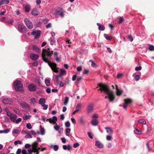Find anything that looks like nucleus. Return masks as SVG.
I'll use <instances>...</instances> for the list:
<instances>
[{
    "label": "nucleus",
    "mask_w": 154,
    "mask_h": 154,
    "mask_svg": "<svg viewBox=\"0 0 154 154\" xmlns=\"http://www.w3.org/2000/svg\"><path fill=\"white\" fill-rule=\"evenodd\" d=\"M53 54V51H51L49 48L47 49H43L42 53V57L44 61L47 63L52 70L55 72H58V68L57 67V65L54 63L49 62L51 60V56Z\"/></svg>",
    "instance_id": "nucleus-1"
},
{
    "label": "nucleus",
    "mask_w": 154,
    "mask_h": 154,
    "mask_svg": "<svg viewBox=\"0 0 154 154\" xmlns=\"http://www.w3.org/2000/svg\"><path fill=\"white\" fill-rule=\"evenodd\" d=\"M98 86L100 87L98 90L103 91L107 95L105 97V99L108 98L110 102L112 101L115 99V97L113 94V92L109 90L108 87L106 85L102 84L98 85Z\"/></svg>",
    "instance_id": "nucleus-2"
},
{
    "label": "nucleus",
    "mask_w": 154,
    "mask_h": 154,
    "mask_svg": "<svg viewBox=\"0 0 154 154\" xmlns=\"http://www.w3.org/2000/svg\"><path fill=\"white\" fill-rule=\"evenodd\" d=\"M13 86L15 90L18 91H22L23 90V85L21 81L16 80L13 83Z\"/></svg>",
    "instance_id": "nucleus-3"
},
{
    "label": "nucleus",
    "mask_w": 154,
    "mask_h": 154,
    "mask_svg": "<svg viewBox=\"0 0 154 154\" xmlns=\"http://www.w3.org/2000/svg\"><path fill=\"white\" fill-rule=\"evenodd\" d=\"M64 11L61 8H58L55 11L54 14L56 15H59L61 18H63L64 16Z\"/></svg>",
    "instance_id": "nucleus-4"
},
{
    "label": "nucleus",
    "mask_w": 154,
    "mask_h": 154,
    "mask_svg": "<svg viewBox=\"0 0 154 154\" xmlns=\"http://www.w3.org/2000/svg\"><path fill=\"white\" fill-rule=\"evenodd\" d=\"M18 30L20 32L23 33L26 32V28L23 24H18Z\"/></svg>",
    "instance_id": "nucleus-5"
},
{
    "label": "nucleus",
    "mask_w": 154,
    "mask_h": 154,
    "mask_svg": "<svg viewBox=\"0 0 154 154\" xmlns=\"http://www.w3.org/2000/svg\"><path fill=\"white\" fill-rule=\"evenodd\" d=\"M27 87L29 91H34L36 90L37 86L32 83H31L28 85Z\"/></svg>",
    "instance_id": "nucleus-6"
},
{
    "label": "nucleus",
    "mask_w": 154,
    "mask_h": 154,
    "mask_svg": "<svg viewBox=\"0 0 154 154\" xmlns=\"http://www.w3.org/2000/svg\"><path fill=\"white\" fill-rule=\"evenodd\" d=\"M132 102L131 100L129 99H125L124 100V102L123 104V107L126 109L127 106L129 105Z\"/></svg>",
    "instance_id": "nucleus-7"
},
{
    "label": "nucleus",
    "mask_w": 154,
    "mask_h": 154,
    "mask_svg": "<svg viewBox=\"0 0 154 154\" xmlns=\"http://www.w3.org/2000/svg\"><path fill=\"white\" fill-rule=\"evenodd\" d=\"M24 22L27 27L29 29H31L33 28L32 24V22L28 19L26 18L24 20Z\"/></svg>",
    "instance_id": "nucleus-8"
},
{
    "label": "nucleus",
    "mask_w": 154,
    "mask_h": 154,
    "mask_svg": "<svg viewBox=\"0 0 154 154\" xmlns=\"http://www.w3.org/2000/svg\"><path fill=\"white\" fill-rule=\"evenodd\" d=\"M7 116L9 117L10 120L13 122H14L17 118V116L11 112H8Z\"/></svg>",
    "instance_id": "nucleus-9"
},
{
    "label": "nucleus",
    "mask_w": 154,
    "mask_h": 154,
    "mask_svg": "<svg viewBox=\"0 0 154 154\" xmlns=\"http://www.w3.org/2000/svg\"><path fill=\"white\" fill-rule=\"evenodd\" d=\"M94 105L93 103H91L89 104L87 108V112L88 113L92 112L94 109Z\"/></svg>",
    "instance_id": "nucleus-10"
},
{
    "label": "nucleus",
    "mask_w": 154,
    "mask_h": 154,
    "mask_svg": "<svg viewBox=\"0 0 154 154\" xmlns=\"http://www.w3.org/2000/svg\"><path fill=\"white\" fill-rule=\"evenodd\" d=\"M11 99L9 98H5L2 100V102L5 104H11L12 103Z\"/></svg>",
    "instance_id": "nucleus-11"
},
{
    "label": "nucleus",
    "mask_w": 154,
    "mask_h": 154,
    "mask_svg": "<svg viewBox=\"0 0 154 154\" xmlns=\"http://www.w3.org/2000/svg\"><path fill=\"white\" fill-rule=\"evenodd\" d=\"M95 145L96 146L99 148H102L103 147V144L99 141H96L95 142Z\"/></svg>",
    "instance_id": "nucleus-12"
},
{
    "label": "nucleus",
    "mask_w": 154,
    "mask_h": 154,
    "mask_svg": "<svg viewBox=\"0 0 154 154\" xmlns=\"http://www.w3.org/2000/svg\"><path fill=\"white\" fill-rule=\"evenodd\" d=\"M38 55L37 54H35L33 53L31 54H30V57L31 59L34 60H37L38 57Z\"/></svg>",
    "instance_id": "nucleus-13"
},
{
    "label": "nucleus",
    "mask_w": 154,
    "mask_h": 154,
    "mask_svg": "<svg viewBox=\"0 0 154 154\" xmlns=\"http://www.w3.org/2000/svg\"><path fill=\"white\" fill-rule=\"evenodd\" d=\"M116 94L117 95L119 96L122 94L123 92V91L122 89H119L118 88V86L116 85Z\"/></svg>",
    "instance_id": "nucleus-14"
},
{
    "label": "nucleus",
    "mask_w": 154,
    "mask_h": 154,
    "mask_svg": "<svg viewBox=\"0 0 154 154\" xmlns=\"http://www.w3.org/2000/svg\"><path fill=\"white\" fill-rule=\"evenodd\" d=\"M91 124L93 126H97L98 124V120L96 119H94L92 120L91 122Z\"/></svg>",
    "instance_id": "nucleus-15"
},
{
    "label": "nucleus",
    "mask_w": 154,
    "mask_h": 154,
    "mask_svg": "<svg viewBox=\"0 0 154 154\" xmlns=\"http://www.w3.org/2000/svg\"><path fill=\"white\" fill-rule=\"evenodd\" d=\"M46 102V100L43 98H41L38 101L39 103L41 105L45 104Z\"/></svg>",
    "instance_id": "nucleus-16"
},
{
    "label": "nucleus",
    "mask_w": 154,
    "mask_h": 154,
    "mask_svg": "<svg viewBox=\"0 0 154 154\" xmlns=\"http://www.w3.org/2000/svg\"><path fill=\"white\" fill-rule=\"evenodd\" d=\"M31 14L33 15L37 16L39 14V12L37 9H35L32 11Z\"/></svg>",
    "instance_id": "nucleus-17"
},
{
    "label": "nucleus",
    "mask_w": 154,
    "mask_h": 154,
    "mask_svg": "<svg viewBox=\"0 0 154 154\" xmlns=\"http://www.w3.org/2000/svg\"><path fill=\"white\" fill-rule=\"evenodd\" d=\"M97 25L99 27L98 29L99 30L103 31L105 29V28L104 26L101 25L100 23H97Z\"/></svg>",
    "instance_id": "nucleus-18"
},
{
    "label": "nucleus",
    "mask_w": 154,
    "mask_h": 154,
    "mask_svg": "<svg viewBox=\"0 0 154 154\" xmlns=\"http://www.w3.org/2000/svg\"><path fill=\"white\" fill-rule=\"evenodd\" d=\"M106 130V132L109 134H112L113 133V130L109 127H106L105 128Z\"/></svg>",
    "instance_id": "nucleus-19"
},
{
    "label": "nucleus",
    "mask_w": 154,
    "mask_h": 154,
    "mask_svg": "<svg viewBox=\"0 0 154 154\" xmlns=\"http://www.w3.org/2000/svg\"><path fill=\"white\" fill-rule=\"evenodd\" d=\"M52 120V123L57 125V124L56 122L57 121V117L56 116H54L53 117Z\"/></svg>",
    "instance_id": "nucleus-20"
},
{
    "label": "nucleus",
    "mask_w": 154,
    "mask_h": 154,
    "mask_svg": "<svg viewBox=\"0 0 154 154\" xmlns=\"http://www.w3.org/2000/svg\"><path fill=\"white\" fill-rule=\"evenodd\" d=\"M32 49L35 52L39 53V48L36 45H33L32 47Z\"/></svg>",
    "instance_id": "nucleus-21"
},
{
    "label": "nucleus",
    "mask_w": 154,
    "mask_h": 154,
    "mask_svg": "<svg viewBox=\"0 0 154 154\" xmlns=\"http://www.w3.org/2000/svg\"><path fill=\"white\" fill-rule=\"evenodd\" d=\"M79 122L81 125H85V122L84 120L82 117H79Z\"/></svg>",
    "instance_id": "nucleus-22"
},
{
    "label": "nucleus",
    "mask_w": 154,
    "mask_h": 154,
    "mask_svg": "<svg viewBox=\"0 0 154 154\" xmlns=\"http://www.w3.org/2000/svg\"><path fill=\"white\" fill-rule=\"evenodd\" d=\"M30 102L31 104L33 105H35L36 102V100L35 98L34 97L31 98L30 100Z\"/></svg>",
    "instance_id": "nucleus-23"
},
{
    "label": "nucleus",
    "mask_w": 154,
    "mask_h": 154,
    "mask_svg": "<svg viewBox=\"0 0 154 154\" xmlns=\"http://www.w3.org/2000/svg\"><path fill=\"white\" fill-rule=\"evenodd\" d=\"M38 143L37 142H34L33 144V148L34 150H36L38 148Z\"/></svg>",
    "instance_id": "nucleus-24"
},
{
    "label": "nucleus",
    "mask_w": 154,
    "mask_h": 154,
    "mask_svg": "<svg viewBox=\"0 0 154 154\" xmlns=\"http://www.w3.org/2000/svg\"><path fill=\"white\" fill-rule=\"evenodd\" d=\"M69 100V98L68 97L66 96L64 98V105L65 106L67 105Z\"/></svg>",
    "instance_id": "nucleus-25"
},
{
    "label": "nucleus",
    "mask_w": 154,
    "mask_h": 154,
    "mask_svg": "<svg viewBox=\"0 0 154 154\" xmlns=\"http://www.w3.org/2000/svg\"><path fill=\"white\" fill-rule=\"evenodd\" d=\"M50 41V44L51 45H53L55 42V40L54 39V37H52L49 39Z\"/></svg>",
    "instance_id": "nucleus-26"
},
{
    "label": "nucleus",
    "mask_w": 154,
    "mask_h": 154,
    "mask_svg": "<svg viewBox=\"0 0 154 154\" xmlns=\"http://www.w3.org/2000/svg\"><path fill=\"white\" fill-rule=\"evenodd\" d=\"M10 131L9 129H7L4 130H0V134H7Z\"/></svg>",
    "instance_id": "nucleus-27"
},
{
    "label": "nucleus",
    "mask_w": 154,
    "mask_h": 154,
    "mask_svg": "<svg viewBox=\"0 0 154 154\" xmlns=\"http://www.w3.org/2000/svg\"><path fill=\"white\" fill-rule=\"evenodd\" d=\"M40 133H39V132H37V133L38 134H41L42 135H43L45 134V130L44 128H40Z\"/></svg>",
    "instance_id": "nucleus-28"
},
{
    "label": "nucleus",
    "mask_w": 154,
    "mask_h": 154,
    "mask_svg": "<svg viewBox=\"0 0 154 154\" xmlns=\"http://www.w3.org/2000/svg\"><path fill=\"white\" fill-rule=\"evenodd\" d=\"M30 9V6L29 5H26L25 6V11L26 12L29 11Z\"/></svg>",
    "instance_id": "nucleus-29"
},
{
    "label": "nucleus",
    "mask_w": 154,
    "mask_h": 154,
    "mask_svg": "<svg viewBox=\"0 0 154 154\" xmlns=\"http://www.w3.org/2000/svg\"><path fill=\"white\" fill-rule=\"evenodd\" d=\"M45 82L47 86H49L50 85V81L49 79H46L45 80Z\"/></svg>",
    "instance_id": "nucleus-30"
},
{
    "label": "nucleus",
    "mask_w": 154,
    "mask_h": 154,
    "mask_svg": "<svg viewBox=\"0 0 154 154\" xmlns=\"http://www.w3.org/2000/svg\"><path fill=\"white\" fill-rule=\"evenodd\" d=\"M138 122L140 124L145 125L146 123L145 120L143 119H141L138 120Z\"/></svg>",
    "instance_id": "nucleus-31"
},
{
    "label": "nucleus",
    "mask_w": 154,
    "mask_h": 154,
    "mask_svg": "<svg viewBox=\"0 0 154 154\" xmlns=\"http://www.w3.org/2000/svg\"><path fill=\"white\" fill-rule=\"evenodd\" d=\"M51 147L53 148L54 150L55 151H57L59 149V146L58 145H51Z\"/></svg>",
    "instance_id": "nucleus-32"
},
{
    "label": "nucleus",
    "mask_w": 154,
    "mask_h": 154,
    "mask_svg": "<svg viewBox=\"0 0 154 154\" xmlns=\"http://www.w3.org/2000/svg\"><path fill=\"white\" fill-rule=\"evenodd\" d=\"M65 131L66 132V135L68 137H69V133H70L71 131V129L69 128H66L65 130Z\"/></svg>",
    "instance_id": "nucleus-33"
},
{
    "label": "nucleus",
    "mask_w": 154,
    "mask_h": 154,
    "mask_svg": "<svg viewBox=\"0 0 154 154\" xmlns=\"http://www.w3.org/2000/svg\"><path fill=\"white\" fill-rule=\"evenodd\" d=\"M13 20L12 19H9L6 21V23H8L9 25H13Z\"/></svg>",
    "instance_id": "nucleus-34"
},
{
    "label": "nucleus",
    "mask_w": 154,
    "mask_h": 154,
    "mask_svg": "<svg viewBox=\"0 0 154 154\" xmlns=\"http://www.w3.org/2000/svg\"><path fill=\"white\" fill-rule=\"evenodd\" d=\"M40 35V31H37V32L35 36V38L36 39L38 38Z\"/></svg>",
    "instance_id": "nucleus-35"
},
{
    "label": "nucleus",
    "mask_w": 154,
    "mask_h": 154,
    "mask_svg": "<svg viewBox=\"0 0 154 154\" xmlns=\"http://www.w3.org/2000/svg\"><path fill=\"white\" fill-rule=\"evenodd\" d=\"M104 35L106 39L107 40H110L112 39V38L107 34H104Z\"/></svg>",
    "instance_id": "nucleus-36"
},
{
    "label": "nucleus",
    "mask_w": 154,
    "mask_h": 154,
    "mask_svg": "<svg viewBox=\"0 0 154 154\" xmlns=\"http://www.w3.org/2000/svg\"><path fill=\"white\" fill-rule=\"evenodd\" d=\"M25 137L27 139L31 138L32 137L30 132L25 136Z\"/></svg>",
    "instance_id": "nucleus-37"
},
{
    "label": "nucleus",
    "mask_w": 154,
    "mask_h": 154,
    "mask_svg": "<svg viewBox=\"0 0 154 154\" xmlns=\"http://www.w3.org/2000/svg\"><path fill=\"white\" fill-rule=\"evenodd\" d=\"M60 77V75H56L55 76V79L56 80V82L57 84L59 83V82H60L59 80L58 79V78Z\"/></svg>",
    "instance_id": "nucleus-38"
},
{
    "label": "nucleus",
    "mask_w": 154,
    "mask_h": 154,
    "mask_svg": "<svg viewBox=\"0 0 154 154\" xmlns=\"http://www.w3.org/2000/svg\"><path fill=\"white\" fill-rule=\"evenodd\" d=\"M31 117V116H27V115H24L23 117V119L24 120H27L28 119H29L30 118V117Z\"/></svg>",
    "instance_id": "nucleus-39"
},
{
    "label": "nucleus",
    "mask_w": 154,
    "mask_h": 154,
    "mask_svg": "<svg viewBox=\"0 0 154 154\" xmlns=\"http://www.w3.org/2000/svg\"><path fill=\"white\" fill-rule=\"evenodd\" d=\"M26 127L28 129H30L32 128V126L31 124L29 123H27L26 124Z\"/></svg>",
    "instance_id": "nucleus-40"
},
{
    "label": "nucleus",
    "mask_w": 154,
    "mask_h": 154,
    "mask_svg": "<svg viewBox=\"0 0 154 154\" xmlns=\"http://www.w3.org/2000/svg\"><path fill=\"white\" fill-rule=\"evenodd\" d=\"M60 75H62L63 74H65L66 73V71L63 69H60Z\"/></svg>",
    "instance_id": "nucleus-41"
},
{
    "label": "nucleus",
    "mask_w": 154,
    "mask_h": 154,
    "mask_svg": "<svg viewBox=\"0 0 154 154\" xmlns=\"http://www.w3.org/2000/svg\"><path fill=\"white\" fill-rule=\"evenodd\" d=\"M82 106V104L80 103L78 104L76 106V108L77 109L79 110V111L80 109L81 108Z\"/></svg>",
    "instance_id": "nucleus-42"
},
{
    "label": "nucleus",
    "mask_w": 154,
    "mask_h": 154,
    "mask_svg": "<svg viewBox=\"0 0 154 154\" xmlns=\"http://www.w3.org/2000/svg\"><path fill=\"white\" fill-rule=\"evenodd\" d=\"M70 124L69 121L66 122L65 123V126L66 128H69L70 126Z\"/></svg>",
    "instance_id": "nucleus-43"
},
{
    "label": "nucleus",
    "mask_w": 154,
    "mask_h": 154,
    "mask_svg": "<svg viewBox=\"0 0 154 154\" xmlns=\"http://www.w3.org/2000/svg\"><path fill=\"white\" fill-rule=\"evenodd\" d=\"M18 130L17 129H14L12 131V133L13 134H17L18 133Z\"/></svg>",
    "instance_id": "nucleus-44"
},
{
    "label": "nucleus",
    "mask_w": 154,
    "mask_h": 154,
    "mask_svg": "<svg viewBox=\"0 0 154 154\" xmlns=\"http://www.w3.org/2000/svg\"><path fill=\"white\" fill-rule=\"evenodd\" d=\"M22 142L20 140L15 141L14 142V144L15 145H17L18 144H22Z\"/></svg>",
    "instance_id": "nucleus-45"
},
{
    "label": "nucleus",
    "mask_w": 154,
    "mask_h": 154,
    "mask_svg": "<svg viewBox=\"0 0 154 154\" xmlns=\"http://www.w3.org/2000/svg\"><path fill=\"white\" fill-rule=\"evenodd\" d=\"M23 106L27 109L29 108L30 107L29 106L28 104L26 103H23Z\"/></svg>",
    "instance_id": "nucleus-46"
},
{
    "label": "nucleus",
    "mask_w": 154,
    "mask_h": 154,
    "mask_svg": "<svg viewBox=\"0 0 154 154\" xmlns=\"http://www.w3.org/2000/svg\"><path fill=\"white\" fill-rule=\"evenodd\" d=\"M42 105V106L43 107V110H46L47 109L48 107V105H45V104H43Z\"/></svg>",
    "instance_id": "nucleus-47"
},
{
    "label": "nucleus",
    "mask_w": 154,
    "mask_h": 154,
    "mask_svg": "<svg viewBox=\"0 0 154 154\" xmlns=\"http://www.w3.org/2000/svg\"><path fill=\"white\" fill-rule=\"evenodd\" d=\"M148 48L150 51H154V46L153 45H150L149 47Z\"/></svg>",
    "instance_id": "nucleus-48"
},
{
    "label": "nucleus",
    "mask_w": 154,
    "mask_h": 154,
    "mask_svg": "<svg viewBox=\"0 0 154 154\" xmlns=\"http://www.w3.org/2000/svg\"><path fill=\"white\" fill-rule=\"evenodd\" d=\"M60 128V127L58 125H56L54 127V129L57 131H58Z\"/></svg>",
    "instance_id": "nucleus-49"
},
{
    "label": "nucleus",
    "mask_w": 154,
    "mask_h": 154,
    "mask_svg": "<svg viewBox=\"0 0 154 154\" xmlns=\"http://www.w3.org/2000/svg\"><path fill=\"white\" fill-rule=\"evenodd\" d=\"M112 137L109 135H108L106 136V138L108 140H110L112 139Z\"/></svg>",
    "instance_id": "nucleus-50"
},
{
    "label": "nucleus",
    "mask_w": 154,
    "mask_h": 154,
    "mask_svg": "<svg viewBox=\"0 0 154 154\" xmlns=\"http://www.w3.org/2000/svg\"><path fill=\"white\" fill-rule=\"evenodd\" d=\"M89 62H91V66L92 67H94L96 66V64L92 60H89Z\"/></svg>",
    "instance_id": "nucleus-51"
},
{
    "label": "nucleus",
    "mask_w": 154,
    "mask_h": 154,
    "mask_svg": "<svg viewBox=\"0 0 154 154\" xmlns=\"http://www.w3.org/2000/svg\"><path fill=\"white\" fill-rule=\"evenodd\" d=\"M146 146L149 150H150L151 149V148L149 146V142H147L146 143Z\"/></svg>",
    "instance_id": "nucleus-52"
},
{
    "label": "nucleus",
    "mask_w": 154,
    "mask_h": 154,
    "mask_svg": "<svg viewBox=\"0 0 154 154\" xmlns=\"http://www.w3.org/2000/svg\"><path fill=\"white\" fill-rule=\"evenodd\" d=\"M140 77L139 75H136L135 77V80L136 81H138L139 80Z\"/></svg>",
    "instance_id": "nucleus-53"
},
{
    "label": "nucleus",
    "mask_w": 154,
    "mask_h": 154,
    "mask_svg": "<svg viewBox=\"0 0 154 154\" xmlns=\"http://www.w3.org/2000/svg\"><path fill=\"white\" fill-rule=\"evenodd\" d=\"M88 137L91 139H92L93 138V136L91 135V133L88 132Z\"/></svg>",
    "instance_id": "nucleus-54"
},
{
    "label": "nucleus",
    "mask_w": 154,
    "mask_h": 154,
    "mask_svg": "<svg viewBox=\"0 0 154 154\" xmlns=\"http://www.w3.org/2000/svg\"><path fill=\"white\" fill-rule=\"evenodd\" d=\"M79 144L78 143H76L74 144L73 146L74 148H76L78 146H79Z\"/></svg>",
    "instance_id": "nucleus-55"
},
{
    "label": "nucleus",
    "mask_w": 154,
    "mask_h": 154,
    "mask_svg": "<svg viewBox=\"0 0 154 154\" xmlns=\"http://www.w3.org/2000/svg\"><path fill=\"white\" fill-rule=\"evenodd\" d=\"M59 86L60 87H63L64 86V84L63 83V82L60 81V82H59Z\"/></svg>",
    "instance_id": "nucleus-56"
},
{
    "label": "nucleus",
    "mask_w": 154,
    "mask_h": 154,
    "mask_svg": "<svg viewBox=\"0 0 154 154\" xmlns=\"http://www.w3.org/2000/svg\"><path fill=\"white\" fill-rule=\"evenodd\" d=\"M21 119L20 118H18L17 120L16 121L15 120V122L17 124L19 122H20L21 121Z\"/></svg>",
    "instance_id": "nucleus-57"
},
{
    "label": "nucleus",
    "mask_w": 154,
    "mask_h": 154,
    "mask_svg": "<svg viewBox=\"0 0 154 154\" xmlns=\"http://www.w3.org/2000/svg\"><path fill=\"white\" fill-rule=\"evenodd\" d=\"M29 132L30 133H31V134L33 135H36V133L33 130H31Z\"/></svg>",
    "instance_id": "nucleus-58"
},
{
    "label": "nucleus",
    "mask_w": 154,
    "mask_h": 154,
    "mask_svg": "<svg viewBox=\"0 0 154 154\" xmlns=\"http://www.w3.org/2000/svg\"><path fill=\"white\" fill-rule=\"evenodd\" d=\"M37 149H38V151H44L45 150H46V148H42V149H41V148H38V147Z\"/></svg>",
    "instance_id": "nucleus-59"
},
{
    "label": "nucleus",
    "mask_w": 154,
    "mask_h": 154,
    "mask_svg": "<svg viewBox=\"0 0 154 154\" xmlns=\"http://www.w3.org/2000/svg\"><path fill=\"white\" fill-rule=\"evenodd\" d=\"M134 132L136 134H140L141 133V131L137 129H136L135 130Z\"/></svg>",
    "instance_id": "nucleus-60"
},
{
    "label": "nucleus",
    "mask_w": 154,
    "mask_h": 154,
    "mask_svg": "<svg viewBox=\"0 0 154 154\" xmlns=\"http://www.w3.org/2000/svg\"><path fill=\"white\" fill-rule=\"evenodd\" d=\"M141 66H139V67H136L135 68V70L136 71H138L141 70Z\"/></svg>",
    "instance_id": "nucleus-61"
},
{
    "label": "nucleus",
    "mask_w": 154,
    "mask_h": 154,
    "mask_svg": "<svg viewBox=\"0 0 154 154\" xmlns=\"http://www.w3.org/2000/svg\"><path fill=\"white\" fill-rule=\"evenodd\" d=\"M128 38H129V40L131 42H132V41H133V38L132 37V36L131 35H129L128 36Z\"/></svg>",
    "instance_id": "nucleus-62"
},
{
    "label": "nucleus",
    "mask_w": 154,
    "mask_h": 154,
    "mask_svg": "<svg viewBox=\"0 0 154 154\" xmlns=\"http://www.w3.org/2000/svg\"><path fill=\"white\" fill-rule=\"evenodd\" d=\"M31 146L29 144H26L25 145V148L26 149L29 148Z\"/></svg>",
    "instance_id": "nucleus-63"
},
{
    "label": "nucleus",
    "mask_w": 154,
    "mask_h": 154,
    "mask_svg": "<svg viewBox=\"0 0 154 154\" xmlns=\"http://www.w3.org/2000/svg\"><path fill=\"white\" fill-rule=\"evenodd\" d=\"M21 152V149H19L17 150L16 152L17 154H20Z\"/></svg>",
    "instance_id": "nucleus-64"
}]
</instances>
